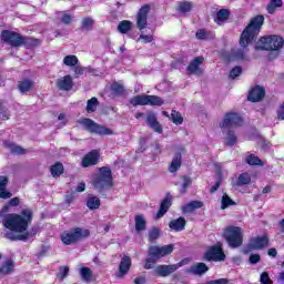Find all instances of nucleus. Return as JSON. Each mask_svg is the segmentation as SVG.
Returning a JSON list of instances; mask_svg holds the SVG:
<instances>
[{"label": "nucleus", "mask_w": 284, "mask_h": 284, "mask_svg": "<svg viewBox=\"0 0 284 284\" xmlns=\"http://www.w3.org/2000/svg\"><path fill=\"white\" fill-rule=\"evenodd\" d=\"M21 33L17 31L2 30L0 39L11 48H21Z\"/></svg>", "instance_id": "f8f14e48"}, {"label": "nucleus", "mask_w": 284, "mask_h": 284, "mask_svg": "<svg viewBox=\"0 0 284 284\" xmlns=\"http://www.w3.org/2000/svg\"><path fill=\"white\" fill-rule=\"evenodd\" d=\"M85 205L89 210L94 212V210H99V207H101V199H99L97 195L89 194L87 196Z\"/></svg>", "instance_id": "c756f323"}, {"label": "nucleus", "mask_w": 284, "mask_h": 284, "mask_svg": "<svg viewBox=\"0 0 284 284\" xmlns=\"http://www.w3.org/2000/svg\"><path fill=\"white\" fill-rule=\"evenodd\" d=\"M236 205V202L230 197L226 193L222 195V201H221V210H227V207Z\"/></svg>", "instance_id": "49530a36"}, {"label": "nucleus", "mask_w": 284, "mask_h": 284, "mask_svg": "<svg viewBox=\"0 0 284 284\" xmlns=\"http://www.w3.org/2000/svg\"><path fill=\"white\" fill-rule=\"evenodd\" d=\"M204 261L209 263H221L227 258L225 251H223V242H216L214 245L207 247L203 255Z\"/></svg>", "instance_id": "0eeeda50"}, {"label": "nucleus", "mask_w": 284, "mask_h": 284, "mask_svg": "<svg viewBox=\"0 0 284 284\" xmlns=\"http://www.w3.org/2000/svg\"><path fill=\"white\" fill-rule=\"evenodd\" d=\"M100 159L99 150H92L82 158L81 165L82 168H92V165H98Z\"/></svg>", "instance_id": "2eb2a0df"}, {"label": "nucleus", "mask_w": 284, "mask_h": 284, "mask_svg": "<svg viewBox=\"0 0 284 284\" xmlns=\"http://www.w3.org/2000/svg\"><path fill=\"white\" fill-rule=\"evenodd\" d=\"M185 225H187V221L183 216L169 222V227L170 230H173V232H183V230H185Z\"/></svg>", "instance_id": "393cba45"}, {"label": "nucleus", "mask_w": 284, "mask_h": 284, "mask_svg": "<svg viewBox=\"0 0 284 284\" xmlns=\"http://www.w3.org/2000/svg\"><path fill=\"white\" fill-rule=\"evenodd\" d=\"M80 123L85 128V130H88V132H91L92 134H99L100 136H112V134H114L112 129L101 125L90 118L82 119Z\"/></svg>", "instance_id": "1a4fd4ad"}, {"label": "nucleus", "mask_w": 284, "mask_h": 284, "mask_svg": "<svg viewBox=\"0 0 284 284\" xmlns=\"http://www.w3.org/2000/svg\"><path fill=\"white\" fill-rule=\"evenodd\" d=\"M94 26V20L90 17H85L82 19V30H92Z\"/></svg>", "instance_id": "6e6d98bb"}, {"label": "nucleus", "mask_w": 284, "mask_h": 284, "mask_svg": "<svg viewBox=\"0 0 284 284\" xmlns=\"http://www.w3.org/2000/svg\"><path fill=\"white\" fill-rule=\"evenodd\" d=\"M133 283L134 284H145L146 283L145 276L135 277Z\"/></svg>", "instance_id": "774afa93"}, {"label": "nucleus", "mask_w": 284, "mask_h": 284, "mask_svg": "<svg viewBox=\"0 0 284 284\" xmlns=\"http://www.w3.org/2000/svg\"><path fill=\"white\" fill-rule=\"evenodd\" d=\"M241 74H243V68L236 65L230 71V79H236L237 77H241Z\"/></svg>", "instance_id": "4d7b16f0"}, {"label": "nucleus", "mask_w": 284, "mask_h": 284, "mask_svg": "<svg viewBox=\"0 0 284 284\" xmlns=\"http://www.w3.org/2000/svg\"><path fill=\"white\" fill-rule=\"evenodd\" d=\"M41 39L32 38V37H21L20 48H26V50H32L33 48H39L41 45Z\"/></svg>", "instance_id": "4be33fe9"}, {"label": "nucleus", "mask_w": 284, "mask_h": 284, "mask_svg": "<svg viewBox=\"0 0 284 284\" xmlns=\"http://www.w3.org/2000/svg\"><path fill=\"white\" fill-rule=\"evenodd\" d=\"M165 103L163 99L159 95H148V105H158L161 106Z\"/></svg>", "instance_id": "de8ad7c7"}, {"label": "nucleus", "mask_w": 284, "mask_h": 284, "mask_svg": "<svg viewBox=\"0 0 284 284\" xmlns=\"http://www.w3.org/2000/svg\"><path fill=\"white\" fill-rule=\"evenodd\" d=\"M221 183H222V180L221 178H219L216 183L213 186H211L210 194H214V192H216L219 187H221Z\"/></svg>", "instance_id": "338daca9"}, {"label": "nucleus", "mask_w": 284, "mask_h": 284, "mask_svg": "<svg viewBox=\"0 0 284 284\" xmlns=\"http://www.w3.org/2000/svg\"><path fill=\"white\" fill-rule=\"evenodd\" d=\"M203 202L199 200L191 201L182 206V212L184 214H192L194 210H201L203 207Z\"/></svg>", "instance_id": "c85d7f7f"}, {"label": "nucleus", "mask_w": 284, "mask_h": 284, "mask_svg": "<svg viewBox=\"0 0 284 284\" xmlns=\"http://www.w3.org/2000/svg\"><path fill=\"white\" fill-rule=\"evenodd\" d=\"M143 40L142 43H152L154 41V36L152 34H140L139 41Z\"/></svg>", "instance_id": "e2e57ef3"}, {"label": "nucleus", "mask_w": 284, "mask_h": 284, "mask_svg": "<svg viewBox=\"0 0 284 284\" xmlns=\"http://www.w3.org/2000/svg\"><path fill=\"white\" fill-rule=\"evenodd\" d=\"M237 136L236 133H234V131L229 130L227 131V138L226 141L224 142V145H226V148H234V145H236V141H237Z\"/></svg>", "instance_id": "79ce46f5"}, {"label": "nucleus", "mask_w": 284, "mask_h": 284, "mask_svg": "<svg viewBox=\"0 0 284 284\" xmlns=\"http://www.w3.org/2000/svg\"><path fill=\"white\" fill-rule=\"evenodd\" d=\"M8 176L1 175L0 176V199H12V193L6 190L8 185Z\"/></svg>", "instance_id": "7c9ffc66"}, {"label": "nucleus", "mask_w": 284, "mask_h": 284, "mask_svg": "<svg viewBox=\"0 0 284 284\" xmlns=\"http://www.w3.org/2000/svg\"><path fill=\"white\" fill-rule=\"evenodd\" d=\"M276 114H277V121H284V101L278 106Z\"/></svg>", "instance_id": "69168bd1"}, {"label": "nucleus", "mask_w": 284, "mask_h": 284, "mask_svg": "<svg viewBox=\"0 0 284 284\" xmlns=\"http://www.w3.org/2000/svg\"><path fill=\"white\" fill-rule=\"evenodd\" d=\"M18 205H21V199L12 197L0 210V219H2L3 216V227H6V230H9V232H13L6 233V239H8L9 241H28V239H30V232H28V227L32 225L34 212L32 211V209L27 207L22 209L20 213L8 214V212H10V207H18Z\"/></svg>", "instance_id": "f257e3e1"}, {"label": "nucleus", "mask_w": 284, "mask_h": 284, "mask_svg": "<svg viewBox=\"0 0 284 284\" xmlns=\"http://www.w3.org/2000/svg\"><path fill=\"white\" fill-rule=\"evenodd\" d=\"M243 125V118L235 112H227L224 119L220 123V128L223 130L225 128H241Z\"/></svg>", "instance_id": "9b49d317"}, {"label": "nucleus", "mask_w": 284, "mask_h": 284, "mask_svg": "<svg viewBox=\"0 0 284 284\" xmlns=\"http://www.w3.org/2000/svg\"><path fill=\"white\" fill-rule=\"evenodd\" d=\"M146 124L153 132H156V134H163V125H161V122H159V118H156V113L150 111L146 114Z\"/></svg>", "instance_id": "f3484780"}, {"label": "nucleus", "mask_w": 284, "mask_h": 284, "mask_svg": "<svg viewBox=\"0 0 284 284\" xmlns=\"http://www.w3.org/2000/svg\"><path fill=\"white\" fill-rule=\"evenodd\" d=\"M55 85L63 92H70V90L74 88V81L72 80V75L68 74L58 79Z\"/></svg>", "instance_id": "412c9836"}, {"label": "nucleus", "mask_w": 284, "mask_h": 284, "mask_svg": "<svg viewBox=\"0 0 284 284\" xmlns=\"http://www.w3.org/2000/svg\"><path fill=\"white\" fill-rule=\"evenodd\" d=\"M0 114H1L2 121L10 120V110L6 108V105L3 104V100H0Z\"/></svg>", "instance_id": "603ef678"}, {"label": "nucleus", "mask_w": 284, "mask_h": 284, "mask_svg": "<svg viewBox=\"0 0 284 284\" xmlns=\"http://www.w3.org/2000/svg\"><path fill=\"white\" fill-rule=\"evenodd\" d=\"M132 267V258L128 255H124L119 264L118 278H124V276L130 272Z\"/></svg>", "instance_id": "aec40b11"}, {"label": "nucleus", "mask_w": 284, "mask_h": 284, "mask_svg": "<svg viewBox=\"0 0 284 284\" xmlns=\"http://www.w3.org/2000/svg\"><path fill=\"white\" fill-rule=\"evenodd\" d=\"M61 23H63L64 26H70V23H72V16L68 13V11L63 12Z\"/></svg>", "instance_id": "052dcab7"}, {"label": "nucleus", "mask_w": 284, "mask_h": 284, "mask_svg": "<svg viewBox=\"0 0 284 284\" xmlns=\"http://www.w3.org/2000/svg\"><path fill=\"white\" fill-rule=\"evenodd\" d=\"M207 272H210V267L203 262L196 263L186 270V274H193L194 276H203Z\"/></svg>", "instance_id": "5701e85b"}, {"label": "nucleus", "mask_w": 284, "mask_h": 284, "mask_svg": "<svg viewBox=\"0 0 284 284\" xmlns=\"http://www.w3.org/2000/svg\"><path fill=\"white\" fill-rule=\"evenodd\" d=\"M263 99H265V88L261 85L253 87L247 94V100L251 101V103H258V101H263Z\"/></svg>", "instance_id": "a211bd4d"}, {"label": "nucleus", "mask_w": 284, "mask_h": 284, "mask_svg": "<svg viewBox=\"0 0 284 284\" xmlns=\"http://www.w3.org/2000/svg\"><path fill=\"white\" fill-rule=\"evenodd\" d=\"M111 90L112 92H114V94H118L119 97L125 93V87H123V84H120L118 82H114L113 84H111Z\"/></svg>", "instance_id": "5fc2aeb1"}, {"label": "nucleus", "mask_w": 284, "mask_h": 284, "mask_svg": "<svg viewBox=\"0 0 284 284\" xmlns=\"http://www.w3.org/2000/svg\"><path fill=\"white\" fill-rule=\"evenodd\" d=\"M231 14L229 9H220L215 14L214 23H216V26H223L225 21L230 20Z\"/></svg>", "instance_id": "bb28decb"}, {"label": "nucleus", "mask_w": 284, "mask_h": 284, "mask_svg": "<svg viewBox=\"0 0 284 284\" xmlns=\"http://www.w3.org/2000/svg\"><path fill=\"white\" fill-rule=\"evenodd\" d=\"M161 236V229L153 227L149 231V243H154Z\"/></svg>", "instance_id": "09e8293b"}, {"label": "nucleus", "mask_w": 284, "mask_h": 284, "mask_svg": "<svg viewBox=\"0 0 284 284\" xmlns=\"http://www.w3.org/2000/svg\"><path fill=\"white\" fill-rule=\"evenodd\" d=\"M73 71H74V74L75 77H83L84 72H85V68L79 65V64H75L73 67Z\"/></svg>", "instance_id": "0e129e2a"}, {"label": "nucleus", "mask_w": 284, "mask_h": 284, "mask_svg": "<svg viewBox=\"0 0 284 284\" xmlns=\"http://www.w3.org/2000/svg\"><path fill=\"white\" fill-rule=\"evenodd\" d=\"M14 273V260L9 258L0 266V276H10Z\"/></svg>", "instance_id": "a878e982"}, {"label": "nucleus", "mask_w": 284, "mask_h": 284, "mask_svg": "<svg viewBox=\"0 0 284 284\" xmlns=\"http://www.w3.org/2000/svg\"><path fill=\"white\" fill-rule=\"evenodd\" d=\"M183 183L182 186L180 189L181 194H185V192H187V187H190V185H192V178L184 175L182 176Z\"/></svg>", "instance_id": "3c124183"}, {"label": "nucleus", "mask_w": 284, "mask_h": 284, "mask_svg": "<svg viewBox=\"0 0 284 284\" xmlns=\"http://www.w3.org/2000/svg\"><path fill=\"white\" fill-rule=\"evenodd\" d=\"M250 183H252V175H250V173H242L239 175L236 185H250Z\"/></svg>", "instance_id": "a18cd8bd"}, {"label": "nucleus", "mask_w": 284, "mask_h": 284, "mask_svg": "<svg viewBox=\"0 0 284 284\" xmlns=\"http://www.w3.org/2000/svg\"><path fill=\"white\" fill-rule=\"evenodd\" d=\"M68 274H70V267L61 266L60 272L58 273V278H60V281H63L68 276Z\"/></svg>", "instance_id": "13d9d810"}, {"label": "nucleus", "mask_w": 284, "mask_h": 284, "mask_svg": "<svg viewBox=\"0 0 284 284\" xmlns=\"http://www.w3.org/2000/svg\"><path fill=\"white\" fill-rule=\"evenodd\" d=\"M130 103L133 105V108L139 105H148V94L134 95L130 99Z\"/></svg>", "instance_id": "72a5a7b5"}, {"label": "nucleus", "mask_w": 284, "mask_h": 284, "mask_svg": "<svg viewBox=\"0 0 284 284\" xmlns=\"http://www.w3.org/2000/svg\"><path fill=\"white\" fill-rule=\"evenodd\" d=\"M150 4L142 6L136 13L138 30H145L148 28V16L150 14Z\"/></svg>", "instance_id": "ddd939ff"}, {"label": "nucleus", "mask_w": 284, "mask_h": 284, "mask_svg": "<svg viewBox=\"0 0 284 284\" xmlns=\"http://www.w3.org/2000/svg\"><path fill=\"white\" fill-rule=\"evenodd\" d=\"M204 61H205V58H203V55L195 57L186 67L189 74H195L196 77H202L203 69L201 68V65H203Z\"/></svg>", "instance_id": "4468645a"}, {"label": "nucleus", "mask_w": 284, "mask_h": 284, "mask_svg": "<svg viewBox=\"0 0 284 284\" xmlns=\"http://www.w3.org/2000/svg\"><path fill=\"white\" fill-rule=\"evenodd\" d=\"M90 239V230L75 226L70 231H64L61 234V241L64 245H77L81 241Z\"/></svg>", "instance_id": "39448f33"}, {"label": "nucleus", "mask_w": 284, "mask_h": 284, "mask_svg": "<svg viewBox=\"0 0 284 284\" xmlns=\"http://www.w3.org/2000/svg\"><path fill=\"white\" fill-rule=\"evenodd\" d=\"M148 227V221L143 214L135 215V231L143 232Z\"/></svg>", "instance_id": "f704fd0d"}, {"label": "nucleus", "mask_w": 284, "mask_h": 284, "mask_svg": "<svg viewBox=\"0 0 284 284\" xmlns=\"http://www.w3.org/2000/svg\"><path fill=\"white\" fill-rule=\"evenodd\" d=\"M265 23V17L263 14H257L250 20V23L245 27L240 36L241 49H232L226 55L227 61H245V53L247 52V47L256 41L261 28Z\"/></svg>", "instance_id": "f03ea898"}, {"label": "nucleus", "mask_w": 284, "mask_h": 284, "mask_svg": "<svg viewBox=\"0 0 284 284\" xmlns=\"http://www.w3.org/2000/svg\"><path fill=\"white\" fill-rule=\"evenodd\" d=\"M34 88V81L29 78H24L18 81V90L21 94H26V92H30Z\"/></svg>", "instance_id": "cd10ccee"}, {"label": "nucleus", "mask_w": 284, "mask_h": 284, "mask_svg": "<svg viewBox=\"0 0 284 284\" xmlns=\"http://www.w3.org/2000/svg\"><path fill=\"white\" fill-rule=\"evenodd\" d=\"M276 8H283V0H271L266 7L268 14H274Z\"/></svg>", "instance_id": "37998d69"}, {"label": "nucleus", "mask_w": 284, "mask_h": 284, "mask_svg": "<svg viewBox=\"0 0 284 284\" xmlns=\"http://www.w3.org/2000/svg\"><path fill=\"white\" fill-rule=\"evenodd\" d=\"M195 37L200 41H207V39H214V32L207 31L206 29H199L195 32Z\"/></svg>", "instance_id": "c9c22d12"}, {"label": "nucleus", "mask_w": 284, "mask_h": 284, "mask_svg": "<svg viewBox=\"0 0 284 284\" xmlns=\"http://www.w3.org/2000/svg\"><path fill=\"white\" fill-rule=\"evenodd\" d=\"M181 263L178 264H170V265H158L155 268L156 276H162V278H165L166 276H170V274H174L179 267H181Z\"/></svg>", "instance_id": "dca6fc26"}, {"label": "nucleus", "mask_w": 284, "mask_h": 284, "mask_svg": "<svg viewBox=\"0 0 284 284\" xmlns=\"http://www.w3.org/2000/svg\"><path fill=\"white\" fill-rule=\"evenodd\" d=\"M174 252V245L168 244L162 247L160 246H150L148 251V258L145 260L144 270H152L154 268V265H156V262L160 261V258H163V256H169V254H172Z\"/></svg>", "instance_id": "20e7f679"}, {"label": "nucleus", "mask_w": 284, "mask_h": 284, "mask_svg": "<svg viewBox=\"0 0 284 284\" xmlns=\"http://www.w3.org/2000/svg\"><path fill=\"white\" fill-rule=\"evenodd\" d=\"M260 50H266L268 52L278 51L284 45V39L281 36H267L260 39Z\"/></svg>", "instance_id": "9d476101"}, {"label": "nucleus", "mask_w": 284, "mask_h": 284, "mask_svg": "<svg viewBox=\"0 0 284 284\" xmlns=\"http://www.w3.org/2000/svg\"><path fill=\"white\" fill-rule=\"evenodd\" d=\"M80 274H81L83 281H87V282L92 281V270L90 267L83 266L80 270Z\"/></svg>", "instance_id": "8fccbe9b"}, {"label": "nucleus", "mask_w": 284, "mask_h": 284, "mask_svg": "<svg viewBox=\"0 0 284 284\" xmlns=\"http://www.w3.org/2000/svg\"><path fill=\"white\" fill-rule=\"evenodd\" d=\"M63 63L68 68H74L75 65H79V58L74 54H69L63 58Z\"/></svg>", "instance_id": "a19ab883"}, {"label": "nucleus", "mask_w": 284, "mask_h": 284, "mask_svg": "<svg viewBox=\"0 0 284 284\" xmlns=\"http://www.w3.org/2000/svg\"><path fill=\"white\" fill-rule=\"evenodd\" d=\"M248 263L251 265H256L261 263V254H251L248 257Z\"/></svg>", "instance_id": "680f3d73"}, {"label": "nucleus", "mask_w": 284, "mask_h": 284, "mask_svg": "<svg viewBox=\"0 0 284 284\" xmlns=\"http://www.w3.org/2000/svg\"><path fill=\"white\" fill-rule=\"evenodd\" d=\"M91 184L93 190L98 191L99 194L109 192L114 187V176L110 166L98 168L97 172L92 175Z\"/></svg>", "instance_id": "7ed1b4c3"}, {"label": "nucleus", "mask_w": 284, "mask_h": 284, "mask_svg": "<svg viewBox=\"0 0 284 284\" xmlns=\"http://www.w3.org/2000/svg\"><path fill=\"white\" fill-rule=\"evenodd\" d=\"M261 284H273L272 278H270V273L263 272L260 276Z\"/></svg>", "instance_id": "bf43d9fd"}, {"label": "nucleus", "mask_w": 284, "mask_h": 284, "mask_svg": "<svg viewBox=\"0 0 284 284\" xmlns=\"http://www.w3.org/2000/svg\"><path fill=\"white\" fill-rule=\"evenodd\" d=\"M182 165H183V155L181 154V152H176L173 155L171 163L169 164V172L171 174H176V171L181 170Z\"/></svg>", "instance_id": "b1692460"}, {"label": "nucleus", "mask_w": 284, "mask_h": 284, "mask_svg": "<svg viewBox=\"0 0 284 284\" xmlns=\"http://www.w3.org/2000/svg\"><path fill=\"white\" fill-rule=\"evenodd\" d=\"M50 172L53 179H59V176H61V174L65 172V168L63 166V163L55 162L53 165L50 166Z\"/></svg>", "instance_id": "2f4dec72"}, {"label": "nucleus", "mask_w": 284, "mask_h": 284, "mask_svg": "<svg viewBox=\"0 0 284 284\" xmlns=\"http://www.w3.org/2000/svg\"><path fill=\"white\" fill-rule=\"evenodd\" d=\"M4 148L10 150L12 152V154L23 155V154L28 153V150L23 149V146L17 145V144H14L12 142H6L4 143Z\"/></svg>", "instance_id": "473e14b6"}, {"label": "nucleus", "mask_w": 284, "mask_h": 284, "mask_svg": "<svg viewBox=\"0 0 284 284\" xmlns=\"http://www.w3.org/2000/svg\"><path fill=\"white\" fill-rule=\"evenodd\" d=\"M245 162L247 163V165H260V168H263V165H265L261 158L252 153L246 156Z\"/></svg>", "instance_id": "ea45409f"}, {"label": "nucleus", "mask_w": 284, "mask_h": 284, "mask_svg": "<svg viewBox=\"0 0 284 284\" xmlns=\"http://www.w3.org/2000/svg\"><path fill=\"white\" fill-rule=\"evenodd\" d=\"M223 239L229 247L236 250L243 245V230L240 226H227L223 232Z\"/></svg>", "instance_id": "423d86ee"}, {"label": "nucleus", "mask_w": 284, "mask_h": 284, "mask_svg": "<svg viewBox=\"0 0 284 284\" xmlns=\"http://www.w3.org/2000/svg\"><path fill=\"white\" fill-rule=\"evenodd\" d=\"M192 8H194L192 2L180 1L178 4V12H180V14H187V12H192Z\"/></svg>", "instance_id": "e433bc0d"}, {"label": "nucleus", "mask_w": 284, "mask_h": 284, "mask_svg": "<svg viewBox=\"0 0 284 284\" xmlns=\"http://www.w3.org/2000/svg\"><path fill=\"white\" fill-rule=\"evenodd\" d=\"M130 30H132V21L130 20H122L118 24V32H120V34H128Z\"/></svg>", "instance_id": "58836bf2"}, {"label": "nucleus", "mask_w": 284, "mask_h": 284, "mask_svg": "<svg viewBox=\"0 0 284 284\" xmlns=\"http://www.w3.org/2000/svg\"><path fill=\"white\" fill-rule=\"evenodd\" d=\"M170 120L174 125H183V115L176 110L171 111Z\"/></svg>", "instance_id": "c03bdc74"}, {"label": "nucleus", "mask_w": 284, "mask_h": 284, "mask_svg": "<svg viewBox=\"0 0 284 284\" xmlns=\"http://www.w3.org/2000/svg\"><path fill=\"white\" fill-rule=\"evenodd\" d=\"M0 114H1L2 121L10 120V110L6 108V105L3 104V100H0Z\"/></svg>", "instance_id": "864d4df0"}, {"label": "nucleus", "mask_w": 284, "mask_h": 284, "mask_svg": "<svg viewBox=\"0 0 284 284\" xmlns=\"http://www.w3.org/2000/svg\"><path fill=\"white\" fill-rule=\"evenodd\" d=\"M267 247H270V234L264 233L263 235L252 237L242 252L243 254H251V252L265 250Z\"/></svg>", "instance_id": "6e6552de"}, {"label": "nucleus", "mask_w": 284, "mask_h": 284, "mask_svg": "<svg viewBox=\"0 0 284 284\" xmlns=\"http://www.w3.org/2000/svg\"><path fill=\"white\" fill-rule=\"evenodd\" d=\"M97 108H99V99L97 97H93L87 101L85 112L88 114L97 112Z\"/></svg>", "instance_id": "4c0bfd02"}, {"label": "nucleus", "mask_w": 284, "mask_h": 284, "mask_svg": "<svg viewBox=\"0 0 284 284\" xmlns=\"http://www.w3.org/2000/svg\"><path fill=\"white\" fill-rule=\"evenodd\" d=\"M170 207H172V194L168 193L160 203V209L155 214V219H163V216H165L170 211Z\"/></svg>", "instance_id": "6ab92c4d"}]
</instances>
